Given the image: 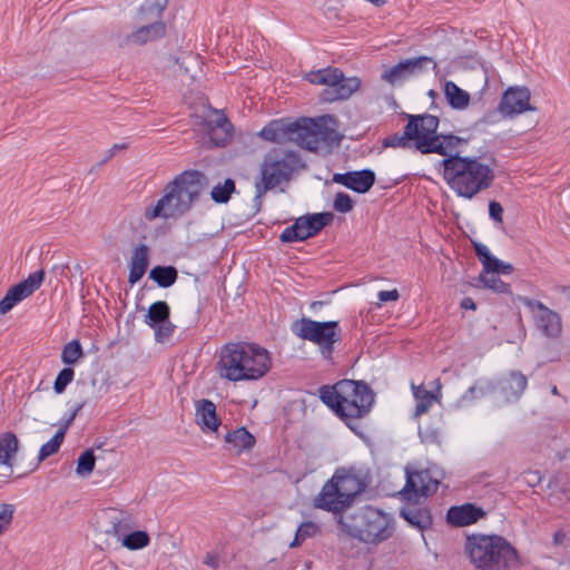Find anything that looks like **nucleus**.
<instances>
[{"label": "nucleus", "mask_w": 570, "mask_h": 570, "mask_svg": "<svg viewBox=\"0 0 570 570\" xmlns=\"http://www.w3.org/2000/svg\"><path fill=\"white\" fill-rule=\"evenodd\" d=\"M562 538H563L562 533H560V532L556 533L554 534V542L556 543H561Z\"/></svg>", "instance_id": "6e6d98bb"}, {"label": "nucleus", "mask_w": 570, "mask_h": 570, "mask_svg": "<svg viewBox=\"0 0 570 570\" xmlns=\"http://www.w3.org/2000/svg\"><path fill=\"white\" fill-rule=\"evenodd\" d=\"M181 65H184V69L186 73L190 72V65L198 66V57L189 55L183 59Z\"/></svg>", "instance_id": "3c124183"}, {"label": "nucleus", "mask_w": 570, "mask_h": 570, "mask_svg": "<svg viewBox=\"0 0 570 570\" xmlns=\"http://www.w3.org/2000/svg\"><path fill=\"white\" fill-rule=\"evenodd\" d=\"M552 393H553V394H558L557 386H553V389H552Z\"/></svg>", "instance_id": "4d7b16f0"}, {"label": "nucleus", "mask_w": 570, "mask_h": 570, "mask_svg": "<svg viewBox=\"0 0 570 570\" xmlns=\"http://www.w3.org/2000/svg\"><path fill=\"white\" fill-rule=\"evenodd\" d=\"M225 442L229 445L230 450L240 454L252 450L255 445V438L245 428H238L225 435Z\"/></svg>", "instance_id": "473e14b6"}, {"label": "nucleus", "mask_w": 570, "mask_h": 570, "mask_svg": "<svg viewBox=\"0 0 570 570\" xmlns=\"http://www.w3.org/2000/svg\"><path fill=\"white\" fill-rule=\"evenodd\" d=\"M475 252L483 265V272L493 273L494 275H509L513 272L512 265L493 256L488 246L478 244L475 245Z\"/></svg>", "instance_id": "c85d7f7f"}, {"label": "nucleus", "mask_w": 570, "mask_h": 570, "mask_svg": "<svg viewBox=\"0 0 570 570\" xmlns=\"http://www.w3.org/2000/svg\"><path fill=\"white\" fill-rule=\"evenodd\" d=\"M489 215L497 223H502L503 208L497 202H491L489 204Z\"/></svg>", "instance_id": "8fccbe9b"}, {"label": "nucleus", "mask_w": 570, "mask_h": 570, "mask_svg": "<svg viewBox=\"0 0 570 570\" xmlns=\"http://www.w3.org/2000/svg\"><path fill=\"white\" fill-rule=\"evenodd\" d=\"M95 462L94 451H85L77 461L76 473L80 476H88L94 471Z\"/></svg>", "instance_id": "37998d69"}, {"label": "nucleus", "mask_w": 570, "mask_h": 570, "mask_svg": "<svg viewBox=\"0 0 570 570\" xmlns=\"http://www.w3.org/2000/svg\"><path fill=\"white\" fill-rule=\"evenodd\" d=\"M204 563L212 569H217L219 567V558L214 553H207L204 559Z\"/></svg>", "instance_id": "603ef678"}, {"label": "nucleus", "mask_w": 570, "mask_h": 570, "mask_svg": "<svg viewBox=\"0 0 570 570\" xmlns=\"http://www.w3.org/2000/svg\"><path fill=\"white\" fill-rule=\"evenodd\" d=\"M195 421L204 433H216L220 425L216 405L206 399L196 401Z\"/></svg>", "instance_id": "b1692460"}, {"label": "nucleus", "mask_w": 570, "mask_h": 570, "mask_svg": "<svg viewBox=\"0 0 570 570\" xmlns=\"http://www.w3.org/2000/svg\"><path fill=\"white\" fill-rule=\"evenodd\" d=\"M305 79L313 85L324 86L322 98L325 101L348 99L361 87L358 77H345L337 68H324L306 73Z\"/></svg>", "instance_id": "9b49d317"}, {"label": "nucleus", "mask_w": 570, "mask_h": 570, "mask_svg": "<svg viewBox=\"0 0 570 570\" xmlns=\"http://www.w3.org/2000/svg\"><path fill=\"white\" fill-rule=\"evenodd\" d=\"M297 164L298 158L293 151L283 148L268 151L261 164L259 178L255 183L257 197L288 183Z\"/></svg>", "instance_id": "6e6552de"}, {"label": "nucleus", "mask_w": 570, "mask_h": 570, "mask_svg": "<svg viewBox=\"0 0 570 570\" xmlns=\"http://www.w3.org/2000/svg\"><path fill=\"white\" fill-rule=\"evenodd\" d=\"M271 367V353L253 343H228L222 347L218 355L219 377L233 383L258 381Z\"/></svg>", "instance_id": "f257e3e1"}, {"label": "nucleus", "mask_w": 570, "mask_h": 570, "mask_svg": "<svg viewBox=\"0 0 570 570\" xmlns=\"http://www.w3.org/2000/svg\"><path fill=\"white\" fill-rule=\"evenodd\" d=\"M82 354L83 353L80 342L73 340L63 346L61 360L65 364L72 365L81 358Z\"/></svg>", "instance_id": "a19ab883"}, {"label": "nucleus", "mask_w": 570, "mask_h": 570, "mask_svg": "<svg viewBox=\"0 0 570 570\" xmlns=\"http://www.w3.org/2000/svg\"><path fill=\"white\" fill-rule=\"evenodd\" d=\"M19 441L12 432L0 434V465L11 468L18 452Z\"/></svg>", "instance_id": "72a5a7b5"}, {"label": "nucleus", "mask_w": 570, "mask_h": 570, "mask_svg": "<svg viewBox=\"0 0 570 570\" xmlns=\"http://www.w3.org/2000/svg\"><path fill=\"white\" fill-rule=\"evenodd\" d=\"M332 478H337L335 484L341 492V498L350 508L354 498L364 490V482L357 475L347 471H337Z\"/></svg>", "instance_id": "bb28decb"}, {"label": "nucleus", "mask_w": 570, "mask_h": 570, "mask_svg": "<svg viewBox=\"0 0 570 570\" xmlns=\"http://www.w3.org/2000/svg\"><path fill=\"white\" fill-rule=\"evenodd\" d=\"M292 332L299 338L316 344L325 358L331 357L334 344L341 338V330L336 321L317 322L303 317L293 323Z\"/></svg>", "instance_id": "f8f14e48"}, {"label": "nucleus", "mask_w": 570, "mask_h": 570, "mask_svg": "<svg viewBox=\"0 0 570 570\" xmlns=\"http://www.w3.org/2000/svg\"><path fill=\"white\" fill-rule=\"evenodd\" d=\"M298 146L307 150H318L323 145L338 144L342 135L337 120L331 115L318 118H302L298 120Z\"/></svg>", "instance_id": "1a4fd4ad"}, {"label": "nucleus", "mask_w": 570, "mask_h": 570, "mask_svg": "<svg viewBox=\"0 0 570 570\" xmlns=\"http://www.w3.org/2000/svg\"><path fill=\"white\" fill-rule=\"evenodd\" d=\"M429 67L435 68L436 65L432 58L421 56L416 58L405 59L397 65L386 69L382 73V79L390 85H397L411 77L423 73Z\"/></svg>", "instance_id": "2eb2a0df"}, {"label": "nucleus", "mask_w": 570, "mask_h": 570, "mask_svg": "<svg viewBox=\"0 0 570 570\" xmlns=\"http://www.w3.org/2000/svg\"><path fill=\"white\" fill-rule=\"evenodd\" d=\"M155 328V337L156 341L163 342L167 338H169L173 335L174 332V325L170 323L169 320L165 321L164 323L156 324Z\"/></svg>", "instance_id": "de8ad7c7"}, {"label": "nucleus", "mask_w": 570, "mask_h": 570, "mask_svg": "<svg viewBox=\"0 0 570 570\" xmlns=\"http://www.w3.org/2000/svg\"><path fill=\"white\" fill-rule=\"evenodd\" d=\"M73 376H75V371L70 367H65L62 368L56 380H55V384H53V390L57 394H61L68 384H70L73 380Z\"/></svg>", "instance_id": "c03bdc74"}, {"label": "nucleus", "mask_w": 570, "mask_h": 570, "mask_svg": "<svg viewBox=\"0 0 570 570\" xmlns=\"http://www.w3.org/2000/svg\"><path fill=\"white\" fill-rule=\"evenodd\" d=\"M331 222V214L320 213L298 217L295 223L286 227L279 239L283 243L303 242L315 236Z\"/></svg>", "instance_id": "4468645a"}, {"label": "nucleus", "mask_w": 570, "mask_h": 570, "mask_svg": "<svg viewBox=\"0 0 570 570\" xmlns=\"http://www.w3.org/2000/svg\"><path fill=\"white\" fill-rule=\"evenodd\" d=\"M320 397L345 421L365 416L374 403V393L370 386L352 380L340 381L333 386H322Z\"/></svg>", "instance_id": "423d86ee"}, {"label": "nucleus", "mask_w": 570, "mask_h": 570, "mask_svg": "<svg viewBox=\"0 0 570 570\" xmlns=\"http://www.w3.org/2000/svg\"><path fill=\"white\" fill-rule=\"evenodd\" d=\"M235 190V183L233 179L227 178L224 183H219L212 189V198L216 203H226L232 193Z\"/></svg>", "instance_id": "ea45409f"}, {"label": "nucleus", "mask_w": 570, "mask_h": 570, "mask_svg": "<svg viewBox=\"0 0 570 570\" xmlns=\"http://www.w3.org/2000/svg\"><path fill=\"white\" fill-rule=\"evenodd\" d=\"M354 206L353 199L345 193H338L334 199V209L338 213H348Z\"/></svg>", "instance_id": "49530a36"}, {"label": "nucleus", "mask_w": 570, "mask_h": 570, "mask_svg": "<svg viewBox=\"0 0 570 570\" xmlns=\"http://www.w3.org/2000/svg\"><path fill=\"white\" fill-rule=\"evenodd\" d=\"M443 94L448 104L455 110H464L470 105V94L451 80L444 81Z\"/></svg>", "instance_id": "2f4dec72"}, {"label": "nucleus", "mask_w": 570, "mask_h": 570, "mask_svg": "<svg viewBox=\"0 0 570 570\" xmlns=\"http://www.w3.org/2000/svg\"><path fill=\"white\" fill-rule=\"evenodd\" d=\"M14 507L8 503L0 504V535L10 528L13 519Z\"/></svg>", "instance_id": "a18cd8bd"}, {"label": "nucleus", "mask_w": 570, "mask_h": 570, "mask_svg": "<svg viewBox=\"0 0 570 570\" xmlns=\"http://www.w3.org/2000/svg\"><path fill=\"white\" fill-rule=\"evenodd\" d=\"M168 0L146 1L140 8V14L145 19H159L167 6Z\"/></svg>", "instance_id": "79ce46f5"}, {"label": "nucleus", "mask_w": 570, "mask_h": 570, "mask_svg": "<svg viewBox=\"0 0 570 570\" xmlns=\"http://www.w3.org/2000/svg\"><path fill=\"white\" fill-rule=\"evenodd\" d=\"M438 127L439 118L433 115L411 116L403 136L392 138L386 145L406 147L413 141L414 147L423 154L444 156L458 153L463 140L453 135H439Z\"/></svg>", "instance_id": "20e7f679"}, {"label": "nucleus", "mask_w": 570, "mask_h": 570, "mask_svg": "<svg viewBox=\"0 0 570 570\" xmlns=\"http://www.w3.org/2000/svg\"><path fill=\"white\" fill-rule=\"evenodd\" d=\"M318 532V525L312 521L299 524L296 530L294 540L289 543V548L299 547L306 539L313 538Z\"/></svg>", "instance_id": "4c0bfd02"}, {"label": "nucleus", "mask_w": 570, "mask_h": 570, "mask_svg": "<svg viewBox=\"0 0 570 570\" xmlns=\"http://www.w3.org/2000/svg\"><path fill=\"white\" fill-rule=\"evenodd\" d=\"M127 144L122 142V144H115L109 150H108V158L112 157L116 155V153L120 151V150H125L127 148Z\"/></svg>", "instance_id": "864d4df0"}, {"label": "nucleus", "mask_w": 570, "mask_h": 570, "mask_svg": "<svg viewBox=\"0 0 570 570\" xmlns=\"http://www.w3.org/2000/svg\"><path fill=\"white\" fill-rule=\"evenodd\" d=\"M203 189V174L196 170L184 171L164 187L157 202L145 208L144 217L148 222L157 218L176 219L191 208Z\"/></svg>", "instance_id": "f03ea898"}, {"label": "nucleus", "mask_w": 570, "mask_h": 570, "mask_svg": "<svg viewBox=\"0 0 570 570\" xmlns=\"http://www.w3.org/2000/svg\"><path fill=\"white\" fill-rule=\"evenodd\" d=\"M528 385L527 377L518 371H512L508 375L502 376L497 384L490 381H479L471 386L462 396L461 403L471 400L482 399L489 394L495 393L504 403L519 400Z\"/></svg>", "instance_id": "9d476101"}, {"label": "nucleus", "mask_w": 570, "mask_h": 570, "mask_svg": "<svg viewBox=\"0 0 570 570\" xmlns=\"http://www.w3.org/2000/svg\"><path fill=\"white\" fill-rule=\"evenodd\" d=\"M337 478H331L321 489L320 493L314 499V507L335 514L342 513L347 510L344 499L341 498V492L335 484Z\"/></svg>", "instance_id": "4be33fe9"}, {"label": "nucleus", "mask_w": 570, "mask_h": 570, "mask_svg": "<svg viewBox=\"0 0 570 570\" xmlns=\"http://www.w3.org/2000/svg\"><path fill=\"white\" fill-rule=\"evenodd\" d=\"M107 533L129 551L141 550L150 544L148 532L137 529V521L129 513H120L115 517Z\"/></svg>", "instance_id": "ddd939ff"}, {"label": "nucleus", "mask_w": 570, "mask_h": 570, "mask_svg": "<svg viewBox=\"0 0 570 570\" xmlns=\"http://www.w3.org/2000/svg\"><path fill=\"white\" fill-rule=\"evenodd\" d=\"M205 130L208 135L207 147H218L226 145L232 137V125L226 116L219 111H213L206 124Z\"/></svg>", "instance_id": "5701e85b"}, {"label": "nucleus", "mask_w": 570, "mask_h": 570, "mask_svg": "<svg viewBox=\"0 0 570 570\" xmlns=\"http://www.w3.org/2000/svg\"><path fill=\"white\" fill-rule=\"evenodd\" d=\"M406 484L401 493L407 501H417L433 494L439 487V480L431 475L429 470L410 471L405 470Z\"/></svg>", "instance_id": "dca6fc26"}, {"label": "nucleus", "mask_w": 570, "mask_h": 570, "mask_svg": "<svg viewBox=\"0 0 570 570\" xmlns=\"http://www.w3.org/2000/svg\"><path fill=\"white\" fill-rule=\"evenodd\" d=\"M150 278L154 279L160 287H169L175 283L177 278V272L171 266H157L150 271Z\"/></svg>", "instance_id": "e433bc0d"}, {"label": "nucleus", "mask_w": 570, "mask_h": 570, "mask_svg": "<svg viewBox=\"0 0 570 570\" xmlns=\"http://www.w3.org/2000/svg\"><path fill=\"white\" fill-rule=\"evenodd\" d=\"M428 389L424 384H411L412 393L415 400V416L425 414L434 403H440L442 399V383L440 379H435L429 384Z\"/></svg>", "instance_id": "aec40b11"}, {"label": "nucleus", "mask_w": 570, "mask_h": 570, "mask_svg": "<svg viewBox=\"0 0 570 570\" xmlns=\"http://www.w3.org/2000/svg\"><path fill=\"white\" fill-rule=\"evenodd\" d=\"M400 515L412 527L423 531L431 527L432 517L428 508L409 504L401 509Z\"/></svg>", "instance_id": "c756f323"}, {"label": "nucleus", "mask_w": 570, "mask_h": 570, "mask_svg": "<svg viewBox=\"0 0 570 570\" xmlns=\"http://www.w3.org/2000/svg\"><path fill=\"white\" fill-rule=\"evenodd\" d=\"M343 532L366 544H379L393 534L392 518L373 507H364L348 517H340Z\"/></svg>", "instance_id": "0eeeda50"}, {"label": "nucleus", "mask_w": 570, "mask_h": 570, "mask_svg": "<svg viewBox=\"0 0 570 570\" xmlns=\"http://www.w3.org/2000/svg\"><path fill=\"white\" fill-rule=\"evenodd\" d=\"M530 309L539 331L548 337H558L561 333V318L558 313L548 308L542 303L529 298L522 299Z\"/></svg>", "instance_id": "a211bd4d"}, {"label": "nucleus", "mask_w": 570, "mask_h": 570, "mask_svg": "<svg viewBox=\"0 0 570 570\" xmlns=\"http://www.w3.org/2000/svg\"><path fill=\"white\" fill-rule=\"evenodd\" d=\"M333 180L356 193L363 194L371 189L375 183V175L370 169L335 174Z\"/></svg>", "instance_id": "393cba45"}, {"label": "nucleus", "mask_w": 570, "mask_h": 570, "mask_svg": "<svg viewBox=\"0 0 570 570\" xmlns=\"http://www.w3.org/2000/svg\"><path fill=\"white\" fill-rule=\"evenodd\" d=\"M169 312L170 309L166 302H155L149 306L145 322L150 327H155L156 324L169 320Z\"/></svg>", "instance_id": "f704fd0d"}, {"label": "nucleus", "mask_w": 570, "mask_h": 570, "mask_svg": "<svg viewBox=\"0 0 570 570\" xmlns=\"http://www.w3.org/2000/svg\"><path fill=\"white\" fill-rule=\"evenodd\" d=\"M480 282L483 284L484 287L490 288L495 293H511L510 286L493 273L483 272L480 275Z\"/></svg>", "instance_id": "58836bf2"}, {"label": "nucleus", "mask_w": 570, "mask_h": 570, "mask_svg": "<svg viewBox=\"0 0 570 570\" xmlns=\"http://www.w3.org/2000/svg\"><path fill=\"white\" fill-rule=\"evenodd\" d=\"M446 155L442 160L443 178L459 197L472 199L494 180V168L479 157Z\"/></svg>", "instance_id": "7ed1b4c3"}, {"label": "nucleus", "mask_w": 570, "mask_h": 570, "mask_svg": "<svg viewBox=\"0 0 570 570\" xmlns=\"http://www.w3.org/2000/svg\"><path fill=\"white\" fill-rule=\"evenodd\" d=\"M464 552L479 570H514L521 566L514 547L498 534L472 533L466 537Z\"/></svg>", "instance_id": "39448f33"}, {"label": "nucleus", "mask_w": 570, "mask_h": 570, "mask_svg": "<svg viewBox=\"0 0 570 570\" xmlns=\"http://www.w3.org/2000/svg\"><path fill=\"white\" fill-rule=\"evenodd\" d=\"M67 426L60 428L56 434L47 442L45 443L39 451L38 460L43 461L50 455L57 453L63 442L65 433H66Z\"/></svg>", "instance_id": "c9c22d12"}, {"label": "nucleus", "mask_w": 570, "mask_h": 570, "mask_svg": "<svg viewBox=\"0 0 570 570\" xmlns=\"http://www.w3.org/2000/svg\"><path fill=\"white\" fill-rule=\"evenodd\" d=\"M258 136L271 142L292 141L298 145V120L276 119L261 129Z\"/></svg>", "instance_id": "6ab92c4d"}, {"label": "nucleus", "mask_w": 570, "mask_h": 570, "mask_svg": "<svg viewBox=\"0 0 570 570\" xmlns=\"http://www.w3.org/2000/svg\"><path fill=\"white\" fill-rule=\"evenodd\" d=\"M45 277L43 271L31 273L26 279L10 287L4 297L0 301V315L10 312L17 304L36 292Z\"/></svg>", "instance_id": "f3484780"}, {"label": "nucleus", "mask_w": 570, "mask_h": 570, "mask_svg": "<svg viewBox=\"0 0 570 570\" xmlns=\"http://www.w3.org/2000/svg\"><path fill=\"white\" fill-rule=\"evenodd\" d=\"M485 515L482 508L471 503L451 507L446 513V520L454 527H466L478 522Z\"/></svg>", "instance_id": "a878e982"}, {"label": "nucleus", "mask_w": 570, "mask_h": 570, "mask_svg": "<svg viewBox=\"0 0 570 570\" xmlns=\"http://www.w3.org/2000/svg\"><path fill=\"white\" fill-rule=\"evenodd\" d=\"M461 307L464 309H473V311L476 308L475 303L470 297L463 298V301L461 302Z\"/></svg>", "instance_id": "5fc2aeb1"}, {"label": "nucleus", "mask_w": 570, "mask_h": 570, "mask_svg": "<svg viewBox=\"0 0 570 570\" xmlns=\"http://www.w3.org/2000/svg\"><path fill=\"white\" fill-rule=\"evenodd\" d=\"M530 91L525 87L509 88L501 99L499 110L504 116H514L531 110Z\"/></svg>", "instance_id": "412c9836"}, {"label": "nucleus", "mask_w": 570, "mask_h": 570, "mask_svg": "<svg viewBox=\"0 0 570 570\" xmlns=\"http://www.w3.org/2000/svg\"><path fill=\"white\" fill-rule=\"evenodd\" d=\"M166 33V26L161 21H156L147 26H142L129 33L125 38V43L142 46L147 42L158 40Z\"/></svg>", "instance_id": "cd10ccee"}, {"label": "nucleus", "mask_w": 570, "mask_h": 570, "mask_svg": "<svg viewBox=\"0 0 570 570\" xmlns=\"http://www.w3.org/2000/svg\"><path fill=\"white\" fill-rule=\"evenodd\" d=\"M377 297L380 301L377 306L380 307L382 303L397 301L400 298V293L396 288H394L392 291H380L377 293Z\"/></svg>", "instance_id": "09e8293b"}, {"label": "nucleus", "mask_w": 570, "mask_h": 570, "mask_svg": "<svg viewBox=\"0 0 570 570\" xmlns=\"http://www.w3.org/2000/svg\"><path fill=\"white\" fill-rule=\"evenodd\" d=\"M148 267V247L140 244L135 247L129 264L128 281L130 284L137 283L145 275Z\"/></svg>", "instance_id": "7c9ffc66"}]
</instances>
